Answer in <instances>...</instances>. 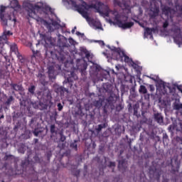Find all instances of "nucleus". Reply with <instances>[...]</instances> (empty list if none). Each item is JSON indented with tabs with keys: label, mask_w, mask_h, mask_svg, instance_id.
<instances>
[{
	"label": "nucleus",
	"mask_w": 182,
	"mask_h": 182,
	"mask_svg": "<svg viewBox=\"0 0 182 182\" xmlns=\"http://www.w3.org/2000/svg\"><path fill=\"white\" fill-rule=\"evenodd\" d=\"M4 167L6 168V171L3 173H0V182H5V178L8 177H14V176H20L21 174H28V171L33 170L35 171L33 166H32V161L29 160V157L26 158L24 160L21 161V169L16 168L14 170L12 167L8 168L6 163L4 164Z\"/></svg>",
	"instance_id": "f257e3e1"
},
{
	"label": "nucleus",
	"mask_w": 182,
	"mask_h": 182,
	"mask_svg": "<svg viewBox=\"0 0 182 182\" xmlns=\"http://www.w3.org/2000/svg\"><path fill=\"white\" fill-rule=\"evenodd\" d=\"M40 38L42 41L45 42L46 48V58L48 59H53L54 60H58V62H63L66 59V55L69 53L63 52L62 48L60 51L53 50V41L52 40V36H48L46 33L40 34Z\"/></svg>",
	"instance_id": "f03ea898"
},
{
	"label": "nucleus",
	"mask_w": 182,
	"mask_h": 182,
	"mask_svg": "<svg viewBox=\"0 0 182 182\" xmlns=\"http://www.w3.org/2000/svg\"><path fill=\"white\" fill-rule=\"evenodd\" d=\"M107 48L111 50V54L107 55V53H103V54L107 56V58H111L114 60H120L122 58H124V62L126 63H130L131 66L134 63V61L130 58L124 51L122 50L120 48H116L114 46H110L109 45L107 46Z\"/></svg>",
	"instance_id": "7ed1b4c3"
},
{
	"label": "nucleus",
	"mask_w": 182,
	"mask_h": 182,
	"mask_svg": "<svg viewBox=\"0 0 182 182\" xmlns=\"http://www.w3.org/2000/svg\"><path fill=\"white\" fill-rule=\"evenodd\" d=\"M36 97L40 100L38 102V109L40 110H46L49 103L52 101V94L48 90H37Z\"/></svg>",
	"instance_id": "20e7f679"
},
{
	"label": "nucleus",
	"mask_w": 182,
	"mask_h": 182,
	"mask_svg": "<svg viewBox=\"0 0 182 182\" xmlns=\"http://www.w3.org/2000/svg\"><path fill=\"white\" fill-rule=\"evenodd\" d=\"M67 73L68 75H65V80L63 83L65 89H68V92H69V89H72V87L73 86V82L77 80V75L74 71H68Z\"/></svg>",
	"instance_id": "39448f33"
},
{
	"label": "nucleus",
	"mask_w": 182,
	"mask_h": 182,
	"mask_svg": "<svg viewBox=\"0 0 182 182\" xmlns=\"http://www.w3.org/2000/svg\"><path fill=\"white\" fill-rule=\"evenodd\" d=\"M117 23L119 28H122V29H130L134 26V22L130 21L129 16L122 15L120 20H117Z\"/></svg>",
	"instance_id": "423d86ee"
},
{
	"label": "nucleus",
	"mask_w": 182,
	"mask_h": 182,
	"mask_svg": "<svg viewBox=\"0 0 182 182\" xmlns=\"http://www.w3.org/2000/svg\"><path fill=\"white\" fill-rule=\"evenodd\" d=\"M171 174H174V176H172L171 180L173 182H177V174L178 173V170H180V161H178V159L173 158L171 159Z\"/></svg>",
	"instance_id": "0eeeda50"
},
{
	"label": "nucleus",
	"mask_w": 182,
	"mask_h": 182,
	"mask_svg": "<svg viewBox=\"0 0 182 182\" xmlns=\"http://www.w3.org/2000/svg\"><path fill=\"white\" fill-rule=\"evenodd\" d=\"M114 107V97L110 95L105 100V105L102 107V115L105 119L107 118V111L109 109L113 110Z\"/></svg>",
	"instance_id": "6e6552de"
},
{
	"label": "nucleus",
	"mask_w": 182,
	"mask_h": 182,
	"mask_svg": "<svg viewBox=\"0 0 182 182\" xmlns=\"http://www.w3.org/2000/svg\"><path fill=\"white\" fill-rule=\"evenodd\" d=\"M92 8L98 12V14H100L101 15H105V16H109V14H110V8H109V6L105 5L102 2H97V4L92 5Z\"/></svg>",
	"instance_id": "1a4fd4ad"
},
{
	"label": "nucleus",
	"mask_w": 182,
	"mask_h": 182,
	"mask_svg": "<svg viewBox=\"0 0 182 182\" xmlns=\"http://www.w3.org/2000/svg\"><path fill=\"white\" fill-rule=\"evenodd\" d=\"M23 5L24 8H26L29 18H33V16L36 15V11H39V9H41V6L37 4L33 5L28 2H23Z\"/></svg>",
	"instance_id": "9d476101"
},
{
	"label": "nucleus",
	"mask_w": 182,
	"mask_h": 182,
	"mask_svg": "<svg viewBox=\"0 0 182 182\" xmlns=\"http://www.w3.org/2000/svg\"><path fill=\"white\" fill-rule=\"evenodd\" d=\"M76 67L83 77V80H85L86 75H87V72H86V69H87V62L84 59H78L77 60Z\"/></svg>",
	"instance_id": "9b49d317"
},
{
	"label": "nucleus",
	"mask_w": 182,
	"mask_h": 182,
	"mask_svg": "<svg viewBox=\"0 0 182 182\" xmlns=\"http://www.w3.org/2000/svg\"><path fill=\"white\" fill-rule=\"evenodd\" d=\"M62 70L60 65H49L48 67V73L50 80L56 79V76Z\"/></svg>",
	"instance_id": "f8f14e48"
},
{
	"label": "nucleus",
	"mask_w": 182,
	"mask_h": 182,
	"mask_svg": "<svg viewBox=\"0 0 182 182\" xmlns=\"http://www.w3.org/2000/svg\"><path fill=\"white\" fill-rule=\"evenodd\" d=\"M114 6H119L122 9L132 12V0H113Z\"/></svg>",
	"instance_id": "ddd939ff"
},
{
	"label": "nucleus",
	"mask_w": 182,
	"mask_h": 182,
	"mask_svg": "<svg viewBox=\"0 0 182 182\" xmlns=\"http://www.w3.org/2000/svg\"><path fill=\"white\" fill-rule=\"evenodd\" d=\"M78 12H80L82 16L85 18L86 21H87V22H90V23H92L93 26H96V25H98L97 28L99 29L100 28L101 26L100 22L96 21L95 18H91L90 17H89V13H87V11L85 10V9L80 8L78 9Z\"/></svg>",
	"instance_id": "4468645a"
},
{
	"label": "nucleus",
	"mask_w": 182,
	"mask_h": 182,
	"mask_svg": "<svg viewBox=\"0 0 182 182\" xmlns=\"http://www.w3.org/2000/svg\"><path fill=\"white\" fill-rule=\"evenodd\" d=\"M162 15L166 17V19L173 21L174 15H176V10L168 6H164L161 7Z\"/></svg>",
	"instance_id": "2eb2a0df"
},
{
	"label": "nucleus",
	"mask_w": 182,
	"mask_h": 182,
	"mask_svg": "<svg viewBox=\"0 0 182 182\" xmlns=\"http://www.w3.org/2000/svg\"><path fill=\"white\" fill-rule=\"evenodd\" d=\"M172 32L173 33V41L176 45H182V31L181 28L178 26H175L172 28Z\"/></svg>",
	"instance_id": "dca6fc26"
},
{
	"label": "nucleus",
	"mask_w": 182,
	"mask_h": 182,
	"mask_svg": "<svg viewBox=\"0 0 182 182\" xmlns=\"http://www.w3.org/2000/svg\"><path fill=\"white\" fill-rule=\"evenodd\" d=\"M160 177H161V168L151 166L149 168V178H154L156 181H160Z\"/></svg>",
	"instance_id": "f3484780"
},
{
	"label": "nucleus",
	"mask_w": 182,
	"mask_h": 182,
	"mask_svg": "<svg viewBox=\"0 0 182 182\" xmlns=\"http://www.w3.org/2000/svg\"><path fill=\"white\" fill-rule=\"evenodd\" d=\"M10 86L12 90L18 92L23 99L25 97V88H23L22 84L11 83Z\"/></svg>",
	"instance_id": "a211bd4d"
},
{
	"label": "nucleus",
	"mask_w": 182,
	"mask_h": 182,
	"mask_svg": "<svg viewBox=\"0 0 182 182\" xmlns=\"http://www.w3.org/2000/svg\"><path fill=\"white\" fill-rule=\"evenodd\" d=\"M139 107H140V105H139V104H134L132 106V103H129L128 105L129 113H133L134 116H136V117H139L140 116V114H139V112H138Z\"/></svg>",
	"instance_id": "6ab92c4d"
},
{
	"label": "nucleus",
	"mask_w": 182,
	"mask_h": 182,
	"mask_svg": "<svg viewBox=\"0 0 182 182\" xmlns=\"http://www.w3.org/2000/svg\"><path fill=\"white\" fill-rule=\"evenodd\" d=\"M118 169L122 173H126L127 171V163L125 159L119 160L118 162Z\"/></svg>",
	"instance_id": "aec40b11"
},
{
	"label": "nucleus",
	"mask_w": 182,
	"mask_h": 182,
	"mask_svg": "<svg viewBox=\"0 0 182 182\" xmlns=\"http://www.w3.org/2000/svg\"><path fill=\"white\" fill-rule=\"evenodd\" d=\"M3 100L4 106H6V107H9V106H11V105L12 104V102L15 100V98H14V96L12 95L8 97L6 95H4L3 97Z\"/></svg>",
	"instance_id": "412c9836"
},
{
	"label": "nucleus",
	"mask_w": 182,
	"mask_h": 182,
	"mask_svg": "<svg viewBox=\"0 0 182 182\" xmlns=\"http://www.w3.org/2000/svg\"><path fill=\"white\" fill-rule=\"evenodd\" d=\"M11 8L18 12L19 9H21V5L19 4V1L18 0H9Z\"/></svg>",
	"instance_id": "4be33fe9"
},
{
	"label": "nucleus",
	"mask_w": 182,
	"mask_h": 182,
	"mask_svg": "<svg viewBox=\"0 0 182 182\" xmlns=\"http://www.w3.org/2000/svg\"><path fill=\"white\" fill-rule=\"evenodd\" d=\"M55 93L60 95V96H65V93H69L68 88H65L63 86H58L55 90Z\"/></svg>",
	"instance_id": "5701e85b"
},
{
	"label": "nucleus",
	"mask_w": 182,
	"mask_h": 182,
	"mask_svg": "<svg viewBox=\"0 0 182 182\" xmlns=\"http://www.w3.org/2000/svg\"><path fill=\"white\" fill-rule=\"evenodd\" d=\"M154 119L156 122V123L161 124L164 122V118L163 117V115H161V113L156 112L154 114Z\"/></svg>",
	"instance_id": "b1692460"
},
{
	"label": "nucleus",
	"mask_w": 182,
	"mask_h": 182,
	"mask_svg": "<svg viewBox=\"0 0 182 182\" xmlns=\"http://www.w3.org/2000/svg\"><path fill=\"white\" fill-rule=\"evenodd\" d=\"M50 137H55L58 135V128L55 124H53L50 126Z\"/></svg>",
	"instance_id": "393cba45"
},
{
	"label": "nucleus",
	"mask_w": 182,
	"mask_h": 182,
	"mask_svg": "<svg viewBox=\"0 0 182 182\" xmlns=\"http://www.w3.org/2000/svg\"><path fill=\"white\" fill-rule=\"evenodd\" d=\"M157 31V28H149L146 27L145 28V32H144V36H146V35H149V36H151V35L153 34V32H156Z\"/></svg>",
	"instance_id": "a878e982"
},
{
	"label": "nucleus",
	"mask_w": 182,
	"mask_h": 182,
	"mask_svg": "<svg viewBox=\"0 0 182 182\" xmlns=\"http://www.w3.org/2000/svg\"><path fill=\"white\" fill-rule=\"evenodd\" d=\"M104 102L105 100L103 99L99 98L98 100H95L93 102V105L95 107H97V109H100V107L103 106Z\"/></svg>",
	"instance_id": "bb28decb"
},
{
	"label": "nucleus",
	"mask_w": 182,
	"mask_h": 182,
	"mask_svg": "<svg viewBox=\"0 0 182 182\" xmlns=\"http://www.w3.org/2000/svg\"><path fill=\"white\" fill-rule=\"evenodd\" d=\"M132 68H134V69H135V70H136L137 75H141V70H143L141 66L137 65L136 63H133V64H132Z\"/></svg>",
	"instance_id": "cd10ccee"
},
{
	"label": "nucleus",
	"mask_w": 182,
	"mask_h": 182,
	"mask_svg": "<svg viewBox=\"0 0 182 182\" xmlns=\"http://www.w3.org/2000/svg\"><path fill=\"white\" fill-rule=\"evenodd\" d=\"M36 90V87L33 85H30V87L28 88V93L31 96H36V92H35Z\"/></svg>",
	"instance_id": "c85d7f7f"
},
{
	"label": "nucleus",
	"mask_w": 182,
	"mask_h": 182,
	"mask_svg": "<svg viewBox=\"0 0 182 182\" xmlns=\"http://www.w3.org/2000/svg\"><path fill=\"white\" fill-rule=\"evenodd\" d=\"M18 153H21V154H25V151H26V145L23 143H21L18 145Z\"/></svg>",
	"instance_id": "c756f323"
},
{
	"label": "nucleus",
	"mask_w": 182,
	"mask_h": 182,
	"mask_svg": "<svg viewBox=\"0 0 182 182\" xmlns=\"http://www.w3.org/2000/svg\"><path fill=\"white\" fill-rule=\"evenodd\" d=\"M0 22L1 25L4 26V28H6L8 26V18L5 17V16H0Z\"/></svg>",
	"instance_id": "7c9ffc66"
},
{
	"label": "nucleus",
	"mask_w": 182,
	"mask_h": 182,
	"mask_svg": "<svg viewBox=\"0 0 182 182\" xmlns=\"http://www.w3.org/2000/svg\"><path fill=\"white\" fill-rule=\"evenodd\" d=\"M12 35H14L12 32H11L10 31L5 30L3 32V35L1 36V38H3L4 41H6L8 39V36H12Z\"/></svg>",
	"instance_id": "2f4dec72"
},
{
	"label": "nucleus",
	"mask_w": 182,
	"mask_h": 182,
	"mask_svg": "<svg viewBox=\"0 0 182 182\" xmlns=\"http://www.w3.org/2000/svg\"><path fill=\"white\" fill-rule=\"evenodd\" d=\"M138 95H137V92H136V88L134 87H132L130 89V95L129 97L131 99H134L136 97H137Z\"/></svg>",
	"instance_id": "473e14b6"
},
{
	"label": "nucleus",
	"mask_w": 182,
	"mask_h": 182,
	"mask_svg": "<svg viewBox=\"0 0 182 182\" xmlns=\"http://www.w3.org/2000/svg\"><path fill=\"white\" fill-rule=\"evenodd\" d=\"M81 52H82L83 53H85V58H86L88 60H90L92 59V55H90V53H89V51L87 50V49H86V48H82V49H81Z\"/></svg>",
	"instance_id": "72a5a7b5"
},
{
	"label": "nucleus",
	"mask_w": 182,
	"mask_h": 182,
	"mask_svg": "<svg viewBox=\"0 0 182 182\" xmlns=\"http://www.w3.org/2000/svg\"><path fill=\"white\" fill-rule=\"evenodd\" d=\"M159 12H160L159 8H155L153 11V14H150V18H151V19H154L156 16H159Z\"/></svg>",
	"instance_id": "f704fd0d"
},
{
	"label": "nucleus",
	"mask_w": 182,
	"mask_h": 182,
	"mask_svg": "<svg viewBox=\"0 0 182 182\" xmlns=\"http://www.w3.org/2000/svg\"><path fill=\"white\" fill-rule=\"evenodd\" d=\"M75 169H72L71 173L73 174V176H74L75 177H77V178H79L80 176V170H77L76 168H77V166H75Z\"/></svg>",
	"instance_id": "c9c22d12"
},
{
	"label": "nucleus",
	"mask_w": 182,
	"mask_h": 182,
	"mask_svg": "<svg viewBox=\"0 0 182 182\" xmlns=\"http://www.w3.org/2000/svg\"><path fill=\"white\" fill-rule=\"evenodd\" d=\"M163 143L166 146L168 144V141H170V139H168V135H167V133H163Z\"/></svg>",
	"instance_id": "e433bc0d"
},
{
	"label": "nucleus",
	"mask_w": 182,
	"mask_h": 182,
	"mask_svg": "<svg viewBox=\"0 0 182 182\" xmlns=\"http://www.w3.org/2000/svg\"><path fill=\"white\" fill-rule=\"evenodd\" d=\"M58 45L60 48H69L70 45L69 43H67L66 40L64 41H61L60 39L58 40Z\"/></svg>",
	"instance_id": "4c0bfd02"
},
{
	"label": "nucleus",
	"mask_w": 182,
	"mask_h": 182,
	"mask_svg": "<svg viewBox=\"0 0 182 182\" xmlns=\"http://www.w3.org/2000/svg\"><path fill=\"white\" fill-rule=\"evenodd\" d=\"M106 123L98 124V126L95 128L97 133H100L102 132V129H106Z\"/></svg>",
	"instance_id": "58836bf2"
},
{
	"label": "nucleus",
	"mask_w": 182,
	"mask_h": 182,
	"mask_svg": "<svg viewBox=\"0 0 182 182\" xmlns=\"http://www.w3.org/2000/svg\"><path fill=\"white\" fill-rule=\"evenodd\" d=\"M10 50L11 52L15 53V55L19 53V51L18 50V46L16 44L11 45L10 47Z\"/></svg>",
	"instance_id": "ea45409f"
},
{
	"label": "nucleus",
	"mask_w": 182,
	"mask_h": 182,
	"mask_svg": "<svg viewBox=\"0 0 182 182\" xmlns=\"http://www.w3.org/2000/svg\"><path fill=\"white\" fill-rule=\"evenodd\" d=\"M156 83L158 84L159 87H162L164 90H166V82H164V81L159 78L158 81H156Z\"/></svg>",
	"instance_id": "a19ab883"
},
{
	"label": "nucleus",
	"mask_w": 182,
	"mask_h": 182,
	"mask_svg": "<svg viewBox=\"0 0 182 182\" xmlns=\"http://www.w3.org/2000/svg\"><path fill=\"white\" fill-rule=\"evenodd\" d=\"M52 26V23L48 22V21H45L44 26L47 28L48 32H53V27Z\"/></svg>",
	"instance_id": "79ce46f5"
},
{
	"label": "nucleus",
	"mask_w": 182,
	"mask_h": 182,
	"mask_svg": "<svg viewBox=\"0 0 182 182\" xmlns=\"http://www.w3.org/2000/svg\"><path fill=\"white\" fill-rule=\"evenodd\" d=\"M16 55L21 63H25V58L22 56L21 53H17Z\"/></svg>",
	"instance_id": "37998d69"
},
{
	"label": "nucleus",
	"mask_w": 182,
	"mask_h": 182,
	"mask_svg": "<svg viewBox=\"0 0 182 182\" xmlns=\"http://www.w3.org/2000/svg\"><path fill=\"white\" fill-rule=\"evenodd\" d=\"M77 140H74V141L72 142L70 145V147H71V149L75 151H77Z\"/></svg>",
	"instance_id": "c03bdc74"
},
{
	"label": "nucleus",
	"mask_w": 182,
	"mask_h": 182,
	"mask_svg": "<svg viewBox=\"0 0 182 182\" xmlns=\"http://www.w3.org/2000/svg\"><path fill=\"white\" fill-rule=\"evenodd\" d=\"M102 87L105 92H109L112 89V85L110 83H104Z\"/></svg>",
	"instance_id": "a18cd8bd"
},
{
	"label": "nucleus",
	"mask_w": 182,
	"mask_h": 182,
	"mask_svg": "<svg viewBox=\"0 0 182 182\" xmlns=\"http://www.w3.org/2000/svg\"><path fill=\"white\" fill-rule=\"evenodd\" d=\"M139 92V93H142L143 95H146V93H147V88L144 85H140Z\"/></svg>",
	"instance_id": "49530a36"
},
{
	"label": "nucleus",
	"mask_w": 182,
	"mask_h": 182,
	"mask_svg": "<svg viewBox=\"0 0 182 182\" xmlns=\"http://www.w3.org/2000/svg\"><path fill=\"white\" fill-rule=\"evenodd\" d=\"M4 159L6 161H12V160H14V155L6 154Z\"/></svg>",
	"instance_id": "de8ad7c7"
},
{
	"label": "nucleus",
	"mask_w": 182,
	"mask_h": 182,
	"mask_svg": "<svg viewBox=\"0 0 182 182\" xmlns=\"http://www.w3.org/2000/svg\"><path fill=\"white\" fill-rule=\"evenodd\" d=\"M22 136L26 139H30V137H31V131H25L24 134H23Z\"/></svg>",
	"instance_id": "09e8293b"
},
{
	"label": "nucleus",
	"mask_w": 182,
	"mask_h": 182,
	"mask_svg": "<svg viewBox=\"0 0 182 182\" xmlns=\"http://www.w3.org/2000/svg\"><path fill=\"white\" fill-rule=\"evenodd\" d=\"M36 21L38 22V23L41 24V25H45V22H46L47 21L42 18L41 17H38L36 18Z\"/></svg>",
	"instance_id": "8fccbe9b"
},
{
	"label": "nucleus",
	"mask_w": 182,
	"mask_h": 182,
	"mask_svg": "<svg viewBox=\"0 0 182 182\" xmlns=\"http://www.w3.org/2000/svg\"><path fill=\"white\" fill-rule=\"evenodd\" d=\"M33 133L34 136H36V137H38V136H40V134H41L42 131L39 129H34Z\"/></svg>",
	"instance_id": "3c124183"
},
{
	"label": "nucleus",
	"mask_w": 182,
	"mask_h": 182,
	"mask_svg": "<svg viewBox=\"0 0 182 182\" xmlns=\"http://www.w3.org/2000/svg\"><path fill=\"white\" fill-rule=\"evenodd\" d=\"M60 165H58L57 168H56V171H59V170H60V166L63 167V168L68 167V163L66 164H65L63 162H60Z\"/></svg>",
	"instance_id": "603ef678"
},
{
	"label": "nucleus",
	"mask_w": 182,
	"mask_h": 182,
	"mask_svg": "<svg viewBox=\"0 0 182 182\" xmlns=\"http://www.w3.org/2000/svg\"><path fill=\"white\" fill-rule=\"evenodd\" d=\"M148 77H149V79H151V80H154V82H158L159 79L160 77H159V75H151L150 76H148Z\"/></svg>",
	"instance_id": "864d4df0"
},
{
	"label": "nucleus",
	"mask_w": 182,
	"mask_h": 182,
	"mask_svg": "<svg viewBox=\"0 0 182 182\" xmlns=\"http://www.w3.org/2000/svg\"><path fill=\"white\" fill-rule=\"evenodd\" d=\"M168 19L169 18H166L165 21L163 23L162 28H164V29H167V28H168Z\"/></svg>",
	"instance_id": "5fc2aeb1"
},
{
	"label": "nucleus",
	"mask_w": 182,
	"mask_h": 182,
	"mask_svg": "<svg viewBox=\"0 0 182 182\" xmlns=\"http://www.w3.org/2000/svg\"><path fill=\"white\" fill-rule=\"evenodd\" d=\"M6 7L5 6H1L0 7V16H5L4 12H5Z\"/></svg>",
	"instance_id": "6e6d98bb"
},
{
	"label": "nucleus",
	"mask_w": 182,
	"mask_h": 182,
	"mask_svg": "<svg viewBox=\"0 0 182 182\" xmlns=\"http://www.w3.org/2000/svg\"><path fill=\"white\" fill-rule=\"evenodd\" d=\"M75 34L77 35V36H81V38H82L84 41H86V39H87L86 38V36H85V33H82L80 31H76Z\"/></svg>",
	"instance_id": "4d7b16f0"
},
{
	"label": "nucleus",
	"mask_w": 182,
	"mask_h": 182,
	"mask_svg": "<svg viewBox=\"0 0 182 182\" xmlns=\"http://www.w3.org/2000/svg\"><path fill=\"white\" fill-rule=\"evenodd\" d=\"M60 141L62 142L65 141L66 140V136L63 135V132H60Z\"/></svg>",
	"instance_id": "13d9d810"
},
{
	"label": "nucleus",
	"mask_w": 182,
	"mask_h": 182,
	"mask_svg": "<svg viewBox=\"0 0 182 182\" xmlns=\"http://www.w3.org/2000/svg\"><path fill=\"white\" fill-rule=\"evenodd\" d=\"M33 176H34V178L31 180V181H33V182L39 181L37 172H34L33 173Z\"/></svg>",
	"instance_id": "bf43d9fd"
},
{
	"label": "nucleus",
	"mask_w": 182,
	"mask_h": 182,
	"mask_svg": "<svg viewBox=\"0 0 182 182\" xmlns=\"http://www.w3.org/2000/svg\"><path fill=\"white\" fill-rule=\"evenodd\" d=\"M147 132H142L140 134L139 140L141 141H144V140H147V138L144 136V134Z\"/></svg>",
	"instance_id": "052dcab7"
},
{
	"label": "nucleus",
	"mask_w": 182,
	"mask_h": 182,
	"mask_svg": "<svg viewBox=\"0 0 182 182\" xmlns=\"http://www.w3.org/2000/svg\"><path fill=\"white\" fill-rule=\"evenodd\" d=\"M33 160H34L35 163H41V158H39L38 154H36L33 156Z\"/></svg>",
	"instance_id": "680f3d73"
},
{
	"label": "nucleus",
	"mask_w": 182,
	"mask_h": 182,
	"mask_svg": "<svg viewBox=\"0 0 182 182\" xmlns=\"http://www.w3.org/2000/svg\"><path fill=\"white\" fill-rule=\"evenodd\" d=\"M46 157H47V161H50V157H52V151H48L46 152Z\"/></svg>",
	"instance_id": "e2e57ef3"
},
{
	"label": "nucleus",
	"mask_w": 182,
	"mask_h": 182,
	"mask_svg": "<svg viewBox=\"0 0 182 182\" xmlns=\"http://www.w3.org/2000/svg\"><path fill=\"white\" fill-rule=\"evenodd\" d=\"M76 159H77V161H78L79 163H80V161H82L83 160V159H85V158L83 157V154H80V155H77V156H76Z\"/></svg>",
	"instance_id": "0e129e2a"
},
{
	"label": "nucleus",
	"mask_w": 182,
	"mask_h": 182,
	"mask_svg": "<svg viewBox=\"0 0 182 182\" xmlns=\"http://www.w3.org/2000/svg\"><path fill=\"white\" fill-rule=\"evenodd\" d=\"M3 144H1V147H8L9 146V144L6 142V138H4L2 139Z\"/></svg>",
	"instance_id": "69168bd1"
},
{
	"label": "nucleus",
	"mask_w": 182,
	"mask_h": 182,
	"mask_svg": "<svg viewBox=\"0 0 182 182\" xmlns=\"http://www.w3.org/2000/svg\"><path fill=\"white\" fill-rule=\"evenodd\" d=\"M173 109H175V110H180V109H182V104H175Z\"/></svg>",
	"instance_id": "338daca9"
},
{
	"label": "nucleus",
	"mask_w": 182,
	"mask_h": 182,
	"mask_svg": "<svg viewBox=\"0 0 182 182\" xmlns=\"http://www.w3.org/2000/svg\"><path fill=\"white\" fill-rule=\"evenodd\" d=\"M176 141L178 144H182V137L181 136H176Z\"/></svg>",
	"instance_id": "774afa93"
}]
</instances>
